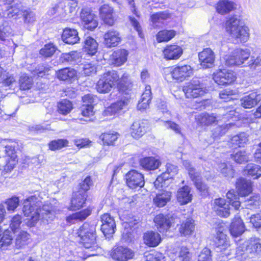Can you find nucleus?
<instances>
[{
	"label": "nucleus",
	"instance_id": "obj_1",
	"mask_svg": "<svg viewBox=\"0 0 261 261\" xmlns=\"http://www.w3.org/2000/svg\"><path fill=\"white\" fill-rule=\"evenodd\" d=\"M36 196V194L31 196L23 202V213L26 217H30L29 222L30 226H34L40 219L47 221L53 220L59 211L48 205H43L41 208V198Z\"/></svg>",
	"mask_w": 261,
	"mask_h": 261
},
{
	"label": "nucleus",
	"instance_id": "obj_2",
	"mask_svg": "<svg viewBox=\"0 0 261 261\" xmlns=\"http://www.w3.org/2000/svg\"><path fill=\"white\" fill-rule=\"evenodd\" d=\"M117 85L120 91L125 92L132 86L129 74L125 72L120 76L117 71L112 70L103 73L97 82L96 89L99 93H108Z\"/></svg>",
	"mask_w": 261,
	"mask_h": 261
},
{
	"label": "nucleus",
	"instance_id": "obj_3",
	"mask_svg": "<svg viewBox=\"0 0 261 261\" xmlns=\"http://www.w3.org/2000/svg\"><path fill=\"white\" fill-rule=\"evenodd\" d=\"M225 29L229 36L237 41L244 43L249 38V29L244 24L240 16L234 15L228 17Z\"/></svg>",
	"mask_w": 261,
	"mask_h": 261
},
{
	"label": "nucleus",
	"instance_id": "obj_4",
	"mask_svg": "<svg viewBox=\"0 0 261 261\" xmlns=\"http://www.w3.org/2000/svg\"><path fill=\"white\" fill-rule=\"evenodd\" d=\"M95 229L89 224L85 223L77 232V237L80 238V242L85 248L88 249L86 251L88 256H94L96 254L97 250L99 248L95 242L96 236Z\"/></svg>",
	"mask_w": 261,
	"mask_h": 261
},
{
	"label": "nucleus",
	"instance_id": "obj_5",
	"mask_svg": "<svg viewBox=\"0 0 261 261\" xmlns=\"http://www.w3.org/2000/svg\"><path fill=\"white\" fill-rule=\"evenodd\" d=\"M250 56V51L248 48H236L224 57L225 65L227 66H241L249 59Z\"/></svg>",
	"mask_w": 261,
	"mask_h": 261
},
{
	"label": "nucleus",
	"instance_id": "obj_6",
	"mask_svg": "<svg viewBox=\"0 0 261 261\" xmlns=\"http://www.w3.org/2000/svg\"><path fill=\"white\" fill-rule=\"evenodd\" d=\"M182 90L188 98L201 96L207 92L206 87L197 79H193L186 83Z\"/></svg>",
	"mask_w": 261,
	"mask_h": 261
},
{
	"label": "nucleus",
	"instance_id": "obj_7",
	"mask_svg": "<svg viewBox=\"0 0 261 261\" xmlns=\"http://www.w3.org/2000/svg\"><path fill=\"white\" fill-rule=\"evenodd\" d=\"M228 109L226 114L223 115L216 116L214 114H202L199 116V121L202 124L208 125L220 120L226 122L230 119H236L237 118L235 116L236 111L232 110V108H228Z\"/></svg>",
	"mask_w": 261,
	"mask_h": 261
},
{
	"label": "nucleus",
	"instance_id": "obj_8",
	"mask_svg": "<svg viewBox=\"0 0 261 261\" xmlns=\"http://www.w3.org/2000/svg\"><path fill=\"white\" fill-rule=\"evenodd\" d=\"M213 79L215 82L219 85H229L236 80L234 72L226 69L216 70L213 74Z\"/></svg>",
	"mask_w": 261,
	"mask_h": 261
},
{
	"label": "nucleus",
	"instance_id": "obj_9",
	"mask_svg": "<svg viewBox=\"0 0 261 261\" xmlns=\"http://www.w3.org/2000/svg\"><path fill=\"white\" fill-rule=\"evenodd\" d=\"M165 72L170 73L173 79L182 81L187 77L191 76L193 74V70L190 65H178L174 68H168Z\"/></svg>",
	"mask_w": 261,
	"mask_h": 261
},
{
	"label": "nucleus",
	"instance_id": "obj_10",
	"mask_svg": "<svg viewBox=\"0 0 261 261\" xmlns=\"http://www.w3.org/2000/svg\"><path fill=\"white\" fill-rule=\"evenodd\" d=\"M110 255L115 260L127 261L134 257L135 252L127 247L119 246L114 247L112 249Z\"/></svg>",
	"mask_w": 261,
	"mask_h": 261
},
{
	"label": "nucleus",
	"instance_id": "obj_11",
	"mask_svg": "<svg viewBox=\"0 0 261 261\" xmlns=\"http://www.w3.org/2000/svg\"><path fill=\"white\" fill-rule=\"evenodd\" d=\"M153 221L157 229L161 233L167 232L174 223L172 217L167 215L159 214L154 218Z\"/></svg>",
	"mask_w": 261,
	"mask_h": 261
},
{
	"label": "nucleus",
	"instance_id": "obj_12",
	"mask_svg": "<svg viewBox=\"0 0 261 261\" xmlns=\"http://www.w3.org/2000/svg\"><path fill=\"white\" fill-rule=\"evenodd\" d=\"M130 98L124 97L122 98L120 100L106 108L103 112V116L106 117H114L121 110L126 108L130 103Z\"/></svg>",
	"mask_w": 261,
	"mask_h": 261
},
{
	"label": "nucleus",
	"instance_id": "obj_13",
	"mask_svg": "<svg viewBox=\"0 0 261 261\" xmlns=\"http://www.w3.org/2000/svg\"><path fill=\"white\" fill-rule=\"evenodd\" d=\"M200 66L203 69L211 68L214 66L215 55L210 48H206L198 54Z\"/></svg>",
	"mask_w": 261,
	"mask_h": 261
},
{
	"label": "nucleus",
	"instance_id": "obj_14",
	"mask_svg": "<svg viewBox=\"0 0 261 261\" xmlns=\"http://www.w3.org/2000/svg\"><path fill=\"white\" fill-rule=\"evenodd\" d=\"M125 179L127 185L131 189L142 187L144 184L143 175L135 170L129 171L125 175Z\"/></svg>",
	"mask_w": 261,
	"mask_h": 261
},
{
	"label": "nucleus",
	"instance_id": "obj_15",
	"mask_svg": "<svg viewBox=\"0 0 261 261\" xmlns=\"http://www.w3.org/2000/svg\"><path fill=\"white\" fill-rule=\"evenodd\" d=\"M81 18L84 27L88 30H92L98 25L96 16L89 9L82 10L81 12Z\"/></svg>",
	"mask_w": 261,
	"mask_h": 261
},
{
	"label": "nucleus",
	"instance_id": "obj_16",
	"mask_svg": "<svg viewBox=\"0 0 261 261\" xmlns=\"http://www.w3.org/2000/svg\"><path fill=\"white\" fill-rule=\"evenodd\" d=\"M121 41V35L116 30L111 29L108 31L104 34L103 43L108 48L117 46Z\"/></svg>",
	"mask_w": 261,
	"mask_h": 261
},
{
	"label": "nucleus",
	"instance_id": "obj_17",
	"mask_svg": "<svg viewBox=\"0 0 261 261\" xmlns=\"http://www.w3.org/2000/svg\"><path fill=\"white\" fill-rule=\"evenodd\" d=\"M101 230L103 234H112L115 231L116 224L114 218L109 214H104L101 217Z\"/></svg>",
	"mask_w": 261,
	"mask_h": 261
},
{
	"label": "nucleus",
	"instance_id": "obj_18",
	"mask_svg": "<svg viewBox=\"0 0 261 261\" xmlns=\"http://www.w3.org/2000/svg\"><path fill=\"white\" fill-rule=\"evenodd\" d=\"M261 100V94L256 92H252L244 96L241 99V106L245 109H251Z\"/></svg>",
	"mask_w": 261,
	"mask_h": 261
},
{
	"label": "nucleus",
	"instance_id": "obj_19",
	"mask_svg": "<svg viewBox=\"0 0 261 261\" xmlns=\"http://www.w3.org/2000/svg\"><path fill=\"white\" fill-rule=\"evenodd\" d=\"M182 53L181 47L175 44L166 46L163 51L164 58L168 60H177Z\"/></svg>",
	"mask_w": 261,
	"mask_h": 261
},
{
	"label": "nucleus",
	"instance_id": "obj_20",
	"mask_svg": "<svg viewBox=\"0 0 261 261\" xmlns=\"http://www.w3.org/2000/svg\"><path fill=\"white\" fill-rule=\"evenodd\" d=\"M213 209L217 214L222 217L227 218L230 215V208L225 199L221 198L215 199L213 203Z\"/></svg>",
	"mask_w": 261,
	"mask_h": 261
},
{
	"label": "nucleus",
	"instance_id": "obj_21",
	"mask_svg": "<svg viewBox=\"0 0 261 261\" xmlns=\"http://www.w3.org/2000/svg\"><path fill=\"white\" fill-rule=\"evenodd\" d=\"M99 15L103 22L109 25H113L115 21L113 9L109 5H103L99 9Z\"/></svg>",
	"mask_w": 261,
	"mask_h": 261
},
{
	"label": "nucleus",
	"instance_id": "obj_22",
	"mask_svg": "<svg viewBox=\"0 0 261 261\" xmlns=\"http://www.w3.org/2000/svg\"><path fill=\"white\" fill-rule=\"evenodd\" d=\"M128 54L125 49H119L114 51L110 57L111 64L116 67L122 66L126 62Z\"/></svg>",
	"mask_w": 261,
	"mask_h": 261
},
{
	"label": "nucleus",
	"instance_id": "obj_23",
	"mask_svg": "<svg viewBox=\"0 0 261 261\" xmlns=\"http://www.w3.org/2000/svg\"><path fill=\"white\" fill-rule=\"evenodd\" d=\"M193 195L191 188L187 186L178 189L176 193V199L180 205H185L192 201Z\"/></svg>",
	"mask_w": 261,
	"mask_h": 261
},
{
	"label": "nucleus",
	"instance_id": "obj_24",
	"mask_svg": "<svg viewBox=\"0 0 261 261\" xmlns=\"http://www.w3.org/2000/svg\"><path fill=\"white\" fill-rule=\"evenodd\" d=\"M244 224L238 216H236L230 225L229 231L233 237L241 236L244 231Z\"/></svg>",
	"mask_w": 261,
	"mask_h": 261
},
{
	"label": "nucleus",
	"instance_id": "obj_25",
	"mask_svg": "<svg viewBox=\"0 0 261 261\" xmlns=\"http://www.w3.org/2000/svg\"><path fill=\"white\" fill-rule=\"evenodd\" d=\"M148 126L145 122H134L130 127L131 136L135 139H139L145 134Z\"/></svg>",
	"mask_w": 261,
	"mask_h": 261
},
{
	"label": "nucleus",
	"instance_id": "obj_26",
	"mask_svg": "<svg viewBox=\"0 0 261 261\" xmlns=\"http://www.w3.org/2000/svg\"><path fill=\"white\" fill-rule=\"evenodd\" d=\"M215 243L216 246L221 251L227 249L230 246L228 237L220 229L217 231Z\"/></svg>",
	"mask_w": 261,
	"mask_h": 261
},
{
	"label": "nucleus",
	"instance_id": "obj_27",
	"mask_svg": "<svg viewBox=\"0 0 261 261\" xmlns=\"http://www.w3.org/2000/svg\"><path fill=\"white\" fill-rule=\"evenodd\" d=\"M62 39L64 42L69 44H74L80 40L77 31L69 28L64 29Z\"/></svg>",
	"mask_w": 261,
	"mask_h": 261
},
{
	"label": "nucleus",
	"instance_id": "obj_28",
	"mask_svg": "<svg viewBox=\"0 0 261 261\" xmlns=\"http://www.w3.org/2000/svg\"><path fill=\"white\" fill-rule=\"evenodd\" d=\"M236 189L239 195L246 196L252 191L251 182L249 180L240 178L236 182Z\"/></svg>",
	"mask_w": 261,
	"mask_h": 261
},
{
	"label": "nucleus",
	"instance_id": "obj_29",
	"mask_svg": "<svg viewBox=\"0 0 261 261\" xmlns=\"http://www.w3.org/2000/svg\"><path fill=\"white\" fill-rule=\"evenodd\" d=\"M217 12L225 15L237 9V5L233 1H218L215 5Z\"/></svg>",
	"mask_w": 261,
	"mask_h": 261
},
{
	"label": "nucleus",
	"instance_id": "obj_30",
	"mask_svg": "<svg viewBox=\"0 0 261 261\" xmlns=\"http://www.w3.org/2000/svg\"><path fill=\"white\" fill-rule=\"evenodd\" d=\"M172 197V192L166 190L159 192L153 199L154 205L159 207L164 206Z\"/></svg>",
	"mask_w": 261,
	"mask_h": 261
},
{
	"label": "nucleus",
	"instance_id": "obj_31",
	"mask_svg": "<svg viewBox=\"0 0 261 261\" xmlns=\"http://www.w3.org/2000/svg\"><path fill=\"white\" fill-rule=\"evenodd\" d=\"M86 198V193H81V190L74 193L71 200V210H76L83 207Z\"/></svg>",
	"mask_w": 261,
	"mask_h": 261
},
{
	"label": "nucleus",
	"instance_id": "obj_32",
	"mask_svg": "<svg viewBox=\"0 0 261 261\" xmlns=\"http://www.w3.org/2000/svg\"><path fill=\"white\" fill-rule=\"evenodd\" d=\"M144 243L150 247L158 246L161 241V238L158 232L152 231H148L144 234Z\"/></svg>",
	"mask_w": 261,
	"mask_h": 261
},
{
	"label": "nucleus",
	"instance_id": "obj_33",
	"mask_svg": "<svg viewBox=\"0 0 261 261\" xmlns=\"http://www.w3.org/2000/svg\"><path fill=\"white\" fill-rule=\"evenodd\" d=\"M194 230V221L191 218L187 219L182 222L179 227L180 234L185 237L192 235Z\"/></svg>",
	"mask_w": 261,
	"mask_h": 261
},
{
	"label": "nucleus",
	"instance_id": "obj_34",
	"mask_svg": "<svg viewBox=\"0 0 261 261\" xmlns=\"http://www.w3.org/2000/svg\"><path fill=\"white\" fill-rule=\"evenodd\" d=\"M169 18V13L163 12L152 14L150 17V19L154 28H160L164 25V21Z\"/></svg>",
	"mask_w": 261,
	"mask_h": 261
},
{
	"label": "nucleus",
	"instance_id": "obj_35",
	"mask_svg": "<svg viewBox=\"0 0 261 261\" xmlns=\"http://www.w3.org/2000/svg\"><path fill=\"white\" fill-rule=\"evenodd\" d=\"M189 176L191 179L195 183L196 188L203 195H205L208 193L207 187L201 181V178L199 173H195L193 170L189 171Z\"/></svg>",
	"mask_w": 261,
	"mask_h": 261
},
{
	"label": "nucleus",
	"instance_id": "obj_36",
	"mask_svg": "<svg viewBox=\"0 0 261 261\" xmlns=\"http://www.w3.org/2000/svg\"><path fill=\"white\" fill-rule=\"evenodd\" d=\"M57 76L60 80L71 81L75 78L76 72L73 69L65 68L58 70L57 72Z\"/></svg>",
	"mask_w": 261,
	"mask_h": 261
},
{
	"label": "nucleus",
	"instance_id": "obj_37",
	"mask_svg": "<svg viewBox=\"0 0 261 261\" xmlns=\"http://www.w3.org/2000/svg\"><path fill=\"white\" fill-rule=\"evenodd\" d=\"M81 55L77 51H71L68 53L64 54L62 56V60L69 64L75 65H78L82 62Z\"/></svg>",
	"mask_w": 261,
	"mask_h": 261
},
{
	"label": "nucleus",
	"instance_id": "obj_38",
	"mask_svg": "<svg viewBox=\"0 0 261 261\" xmlns=\"http://www.w3.org/2000/svg\"><path fill=\"white\" fill-rule=\"evenodd\" d=\"M94 111L93 106L90 105H83L81 107V114L84 118H80V121L90 122L94 120Z\"/></svg>",
	"mask_w": 261,
	"mask_h": 261
},
{
	"label": "nucleus",
	"instance_id": "obj_39",
	"mask_svg": "<svg viewBox=\"0 0 261 261\" xmlns=\"http://www.w3.org/2000/svg\"><path fill=\"white\" fill-rule=\"evenodd\" d=\"M140 164L142 167L146 170H154L159 167L161 162L153 157H147L142 159Z\"/></svg>",
	"mask_w": 261,
	"mask_h": 261
},
{
	"label": "nucleus",
	"instance_id": "obj_40",
	"mask_svg": "<svg viewBox=\"0 0 261 261\" xmlns=\"http://www.w3.org/2000/svg\"><path fill=\"white\" fill-rule=\"evenodd\" d=\"M85 51L90 55L93 56L97 50L98 43L96 40L91 37H87L84 41Z\"/></svg>",
	"mask_w": 261,
	"mask_h": 261
},
{
	"label": "nucleus",
	"instance_id": "obj_41",
	"mask_svg": "<svg viewBox=\"0 0 261 261\" xmlns=\"http://www.w3.org/2000/svg\"><path fill=\"white\" fill-rule=\"evenodd\" d=\"M244 174L253 177L254 179H257L261 177V168L259 166L254 164H248L244 171Z\"/></svg>",
	"mask_w": 261,
	"mask_h": 261
},
{
	"label": "nucleus",
	"instance_id": "obj_42",
	"mask_svg": "<svg viewBox=\"0 0 261 261\" xmlns=\"http://www.w3.org/2000/svg\"><path fill=\"white\" fill-rule=\"evenodd\" d=\"M175 34L176 32L174 30L160 31L156 34V40L158 42H168L172 39Z\"/></svg>",
	"mask_w": 261,
	"mask_h": 261
},
{
	"label": "nucleus",
	"instance_id": "obj_43",
	"mask_svg": "<svg viewBox=\"0 0 261 261\" xmlns=\"http://www.w3.org/2000/svg\"><path fill=\"white\" fill-rule=\"evenodd\" d=\"M30 234L25 231L20 232L16 237L15 245L18 248H22L29 243Z\"/></svg>",
	"mask_w": 261,
	"mask_h": 261
},
{
	"label": "nucleus",
	"instance_id": "obj_44",
	"mask_svg": "<svg viewBox=\"0 0 261 261\" xmlns=\"http://www.w3.org/2000/svg\"><path fill=\"white\" fill-rule=\"evenodd\" d=\"M218 171L224 177L232 178L234 176V171L231 165L222 163L218 165Z\"/></svg>",
	"mask_w": 261,
	"mask_h": 261
},
{
	"label": "nucleus",
	"instance_id": "obj_45",
	"mask_svg": "<svg viewBox=\"0 0 261 261\" xmlns=\"http://www.w3.org/2000/svg\"><path fill=\"white\" fill-rule=\"evenodd\" d=\"M250 154L245 151H239L231 154V159L238 164H243L249 160Z\"/></svg>",
	"mask_w": 261,
	"mask_h": 261
},
{
	"label": "nucleus",
	"instance_id": "obj_46",
	"mask_svg": "<svg viewBox=\"0 0 261 261\" xmlns=\"http://www.w3.org/2000/svg\"><path fill=\"white\" fill-rule=\"evenodd\" d=\"M248 141V136L245 133L234 136L231 140V142L234 147L243 146Z\"/></svg>",
	"mask_w": 261,
	"mask_h": 261
},
{
	"label": "nucleus",
	"instance_id": "obj_47",
	"mask_svg": "<svg viewBox=\"0 0 261 261\" xmlns=\"http://www.w3.org/2000/svg\"><path fill=\"white\" fill-rule=\"evenodd\" d=\"M12 236L9 230H5L0 238V246L2 249L9 246L12 242Z\"/></svg>",
	"mask_w": 261,
	"mask_h": 261
},
{
	"label": "nucleus",
	"instance_id": "obj_48",
	"mask_svg": "<svg viewBox=\"0 0 261 261\" xmlns=\"http://www.w3.org/2000/svg\"><path fill=\"white\" fill-rule=\"evenodd\" d=\"M73 109V106L70 101L64 99L58 103V111L63 115L69 113Z\"/></svg>",
	"mask_w": 261,
	"mask_h": 261
},
{
	"label": "nucleus",
	"instance_id": "obj_49",
	"mask_svg": "<svg viewBox=\"0 0 261 261\" xmlns=\"http://www.w3.org/2000/svg\"><path fill=\"white\" fill-rule=\"evenodd\" d=\"M33 81L31 77L25 74L22 75L19 80L20 89L26 90L31 89L32 87Z\"/></svg>",
	"mask_w": 261,
	"mask_h": 261
},
{
	"label": "nucleus",
	"instance_id": "obj_50",
	"mask_svg": "<svg viewBox=\"0 0 261 261\" xmlns=\"http://www.w3.org/2000/svg\"><path fill=\"white\" fill-rule=\"evenodd\" d=\"M234 125L233 123H229L217 126L213 132L214 138H218L225 134L227 130Z\"/></svg>",
	"mask_w": 261,
	"mask_h": 261
},
{
	"label": "nucleus",
	"instance_id": "obj_51",
	"mask_svg": "<svg viewBox=\"0 0 261 261\" xmlns=\"http://www.w3.org/2000/svg\"><path fill=\"white\" fill-rule=\"evenodd\" d=\"M226 196L229 200V204L236 210H238L241 205L238 195L235 194L233 190H230L227 192Z\"/></svg>",
	"mask_w": 261,
	"mask_h": 261
},
{
	"label": "nucleus",
	"instance_id": "obj_52",
	"mask_svg": "<svg viewBox=\"0 0 261 261\" xmlns=\"http://www.w3.org/2000/svg\"><path fill=\"white\" fill-rule=\"evenodd\" d=\"M10 6L6 7L7 8V16L8 18H12L16 17L17 18L19 15H22L24 10L20 9L17 6L12 5L10 4Z\"/></svg>",
	"mask_w": 261,
	"mask_h": 261
},
{
	"label": "nucleus",
	"instance_id": "obj_53",
	"mask_svg": "<svg viewBox=\"0 0 261 261\" xmlns=\"http://www.w3.org/2000/svg\"><path fill=\"white\" fill-rule=\"evenodd\" d=\"M118 136V134L117 133H106L102 134L100 138L104 144L111 145L117 139Z\"/></svg>",
	"mask_w": 261,
	"mask_h": 261
},
{
	"label": "nucleus",
	"instance_id": "obj_54",
	"mask_svg": "<svg viewBox=\"0 0 261 261\" xmlns=\"http://www.w3.org/2000/svg\"><path fill=\"white\" fill-rule=\"evenodd\" d=\"M68 144V141L66 139H58L51 141L49 143L48 146L50 150H56L67 146Z\"/></svg>",
	"mask_w": 261,
	"mask_h": 261
},
{
	"label": "nucleus",
	"instance_id": "obj_55",
	"mask_svg": "<svg viewBox=\"0 0 261 261\" xmlns=\"http://www.w3.org/2000/svg\"><path fill=\"white\" fill-rule=\"evenodd\" d=\"M246 206L247 208H256L260 203V197L258 194H254L246 200Z\"/></svg>",
	"mask_w": 261,
	"mask_h": 261
},
{
	"label": "nucleus",
	"instance_id": "obj_56",
	"mask_svg": "<svg viewBox=\"0 0 261 261\" xmlns=\"http://www.w3.org/2000/svg\"><path fill=\"white\" fill-rule=\"evenodd\" d=\"M57 48L53 43L47 44L40 49V54L45 57H51L56 51Z\"/></svg>",
	"mask_w": 261,
	"mask_h": 261
},
{
	"label": "nucleus",
	"instance_id": "obj_57",
	"mask_svg": "<svg viewBox=\"0 0 261 261\" xmlns=\"http://www.w3.org/2000/svg\"><path fill=\"white\" fill-rule=\"evenodd\" d=\"M8 211L14 212L19 204V199L17 196H13L5 202Z\"/></svg>",
	"mask_w": 261,
	"mask_h": 261
},
{
	"label": "nucleus",
	"instance_id": "obj_58",
	"mask_svg": "<svg viewBox=\"0 0 261 261\" xmlns=\"http://www.w3.org/2000/svg\"><path fill=\"white\" fill-rule=\"evenodd\" d=\"M178 257L180 261H190L191 254L187 247L182 246L180 248Z\"/></svg>",
	"mask_w": 261,
	"mask_h": 261
},
{
	"label": "nucleus",
	"instance_id": "obj_59",
	"mask_svg": "<svg viewBox=\"0 0 261 261\" xmlns=\"http://www.w3.org/2000/svg\"><path fill=\"white\" fill-rule=\"evenodd\" d=\"M169 179V176H167L166 173H163L159 176L155 181L154 182V185L156 189L166 186L167 184L166 181Z\"/></svg>",
	"mask_w": 261,
	"mask_h": 261
},
{
	"label": "nucleus",
	"instance_id": "obj_60",
	"mask_svg": "<svg viewBox=\"0 0 261 261\" xmlns=\"http://www.w3.org/2000/svg\"><path fill=\"white\" fill-rule=\"evenodd\" d=\"M236 94V92L230 88L223 89L219 93V97L224 101H229L231 98V96Z\"/></svg>",
	"mask_w": 261,
	"mask_h": 261
},
{
	"label": "nucleus",
	"instance_id": "obj_61",
	"mask_svg": "<svg viewBox=\"0 0 261 261\" xmlns=\"http://www.w3.org/2000/svg\"><path fill=\"white\" fill-rule=\"evenodd\" d=\"M2 79L3 80L2 83L5 86H10L13 84L16 83V78L13 75L10 74L8 72H4Z\"/></svg>",
	"mask_w": 261,
	"mask_h": 261
},
{
	"label": "nucleus",
	"instance_id": "obj_62",
	"mask_svg": "<svg viewBox=\"0 0 261 261\" xmlns=\"http://www.w3.org/2000/svg\"><path fill=\"white\" fill-rule=\"evenodd\" d=\"M198 261H212L210 249L208 248H203L198 256Z\"/></svg>",
	"mask_w": 261,
	"mask_h": 261
},
{
	"label": "nucleus",
	"instance_id": "obj_63",
	"mask_svg": "<svg viewBox=\"0 0 261 261\" xmlns=\"http://www.w3.org/2000/svg\"><path fill=\"white\" fill-rule=\"evenodd\" d=\"M81 72L82 74L89 76L96 72V67L91 63L86 64L83 66Z\"/></svg>",
	"mask_w": 261,
	"mask_h": 261
},
{
	"label": "nucleus",
	"instance_id": "obj_64",
	"mask_svg": "<svg viewBox=\"0 0 261 261\" xmlns=\"http://www.w3.org/2000/svg\"><path fill=\"white\" fill-rule=\"evenodd\" d=\"M250 246L252 251L256 253L261 252V240L259 239H252Z\"/></svg>",
	"mask_w": 261,
	"mask_h": 261
}]
</instances>
